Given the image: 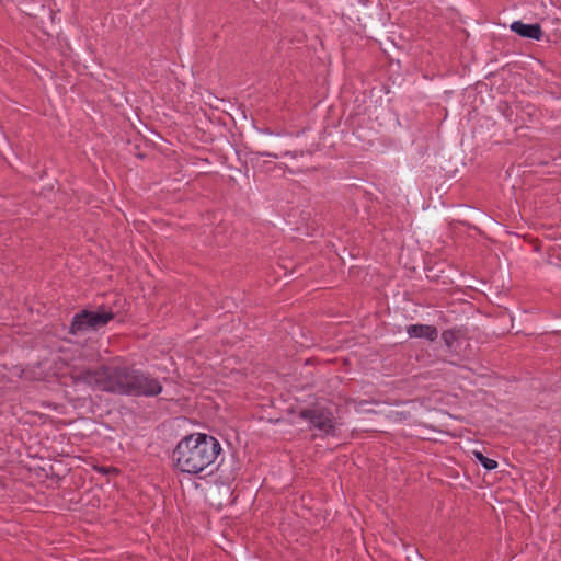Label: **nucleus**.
<instances>
[{
  "instance_id": "f03ea898",
  "label": "nucleus",
  "mask_w": 561,
  "mask_h": 561,
  "mask_svg": "<svg viewBox=\"0 0 561 561\" xmlns=\"http://www.w3.org/2000/svg\"><path fill=\"white\" fill-rule=\"evenodd\" d=\"M128 371L129 367L125 365H102L92 369L73 363L69 367L73 383L118 396H126Z\"/></svg>"
},
{
  "instance_id": "1a4fd4ad",
  "label": "nucleus",
  "mask_w": 561,
  "mask_h": 561,
  "mask_svg": "<svg viewBox=\"0 0 561 561\" xmlns=\"http://www.w3.org/2000/svg\"><path fill=\"white\" fill-rule=\"evenodd\" d=\"M474 457L486 470H493L497 467V461L485 457L481 451H473Z\"/></svg>"
},
{
  "instance_id": "f257e3e1",
  "label": "nucleus",
  "mask_w": 561,
  "mask_h": 561,
  "mask_svg": "<svg viewBox=\"0 0 561 561\" xmlns=\"http://www.w3.org/2000/svg\"><path fill=\"white\" fill-rule=\"evenodd\" d=\"M220 453L221 445L215 437L195 433L178 443L172 457L179 470L197 474L211 466Z\"/></svg>"
},
{
  "instance_id": "7ed1b4c3",
  "label": "nucleus",
  "mask_w": 561,
  "mask_h": 561,
  "mask_svg": "<svg viewBox=\"0 0 561 561\" xmlns=\"http://www.w3.org/2000/svg\"><path fill=\"white\" fill-rule=\"evenodd\" d=\"M161 382L150 374L129 367L126 396L154 397L161 393Z\"/></svg>"
},
{
  "instance_id": "0eeeda50",
  "label": "nucleus",
  "mask_w": 561,
  "mask_h": 561,
  "mask_svg": "<svg viewBox=\"0 0 561 561\" xmlns=\"http://www.w3.org/2000/svg\"><path fill=\"white\" fill-rule=\"evenodd\" d=\"M410 337H423L434 341L438 336V331L434 325L428 324H411L407 328Z\"/></svg>"
},
{
  "instance_id": "9d476101",
  "label": "nucleus",
  "mask_w": 561,
  "mask_h": 561,
  "mask_svg": "<svg viewBox=\"0 0 561 561\" xmlns=\"http://www.w3.org/2000/svg\"><path fill=\"white\" fill-rule=\"evenodd\" d=\"M261 156H264V157H272V158H278V156L276 153H271V152H262Z\"/></svg>"
},
{
  "instance_id": "423d86ee",
  "label": "nucleus",
  "mask_w": 561,
  "mask_h": 561,
  "mask_svg": "<svg viewBox=\"0 0 561 561\" xmlns=\"http://www.w3.org/2000/svg\"><path fill=\"white\" fill-rule=\"evenodd\" d=\"M511 30L517 35L526 38L539 41L542 37V30L539 24H525L520 21H515L511 25Z\"/></svg>"
},
{
  "instance_id": "39448f33",
  "label": "nucleus",
  "mask_w": 561,
  "mask_h": 561,
  "mask_svg": "<svg viewBox=\"0 0 561 561\" xmlns=\"http://www.w3.org/2000/svg\"><path fill=\"white\" fill-rule=\"evenodd\" d=\"M300 416L323 434H334L335 423L330 410L323 408L306 409L300 412Z\"/></svg>"
},
{
  "instance_id": "20e7f679",
  "label": "nucleus",
  "mask_w": 561,
  "mask_h": 561,
  "mask_svg": "<svg viewBox=\"0 0 561 561\" xmlns=\"http://www.w3.org/2000/svg\"><path fill=\"white\" fill-rule=\"evenodd\" d=\"M113 318L114 313L104 309L98 311L83 310L73 317L70 332L77 334L89 329L95 330L106 325Z\"/></svg>"
},
{
  "instance_id": "6e6552de",
  "label": "nucleus",
  "mask_w": 561,
  "mask_h": 561,
  "mask_svg": "<svg viewBox=\"0 0 561 561\" xmlns=\"http://www.w3.org/2000/svg\"><path fill=\"white\" fill-rule=\"evenodd\" d=\"M459 336H460L459 331L454 330V329L445 330L442 333V340H443L448 352L455 353V354L458 353Z\"/></svg>"
}]
</instances>
